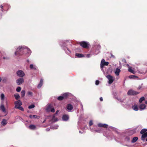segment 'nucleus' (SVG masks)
Listing matches in <instances>:
<instances>
[{
	"label": "nucleus",
	"instance_id": "obj_47",
	"mask_svg": "<svg viewBox=\"0 0 147 147\" xmlns=\"http://www.w3.org/2000/svg\"><path fill=\"white\" fill-rule=\"evenodd\" d=\"M142 88V86H139V87H138V89H141Z\"/></svg>",
	"mask_w": 147,
	"mask_h": 147
},
{
	"label": "nucleus",
	"instance_id": "obj_8",
	"mask_svg": "<svg viewBox=\"0 0 147 147\" xmlns=\"http://www.w3.org/2000/svg\"><path fill=\"white\" fill-rule=\"evenodd\" d=\"M24 82V80L22 78H19L16 81V82L18 85L21 84Z\"/></svg>",
	"mask_w": 147,
	"mask_h": 147
},
{
	"label": "nucleus",
	"instance_id": "obj_33",
	"mask_svg": "<svg viewBox=\"0 0 147 147\" xmlns=\"http://www.w3.org/2000/svg\"><path fill=\"white\" fill-rule=\"evenodd\" d=\"M128 71L132 73H134V71L132 70L131 67L129 68L128 69Z\"/></svg>",
	"mask_w": 147,
	"mask_h": 147
},
{
	"label": "nucleus",
	"instance_id": "obj_50",
	"mask_svg": "<svg viewBox=\"0 0 147 147\" xmlns=\"http://www.w3.org/2000/svg\"><path fill=\"white\" fill-rule=\"evenodd\" d=\"M111 57H115L113 55H112V54H111Z\"/></svg>",
	"mask_w": 147,
	"mask_h": 147
},
{
	"label": "nucleus",
	"instance_id": "obj_43",
	"mask_svg": "<svg viewBox=\"0 0 147 147\" xmlns=\"http://www.w3.org/2000/svg\"><path fill=\"white\" fill-rule=\"evenodd\" d=\"M117 100L119 101H120L121 102H123V100H121L120 98H117Z\"/></svg>",
	"mask_w": 147,
	"mask_h": 147
},
{
	"label": "nucleus",
	"instance_id": "obj_30",
	"mask_svg": "<svg viewBox=\"0 0 147 147\" xmlns=\"http://www.w3.org/2000/svg\"><path fill=\"white\" fill-rule=\"evenodd\" d=\"M14 97L16 100H18L20 98V95L18 94H15Z\"/></svg>",
	"mask_w": 147,
	"mask_h": 147
},
{
	"label": "nucleus",
	"instance_id": "obj_54",
	"mask_svg": "<svg viewBox=\"0 0 147 147\" xmlns=\"http://www.w3.org/2000/svg\"><path fill=\"white\" fill-rule=\"evenodd\" d=\"M145 103L147 105V101H145Z\"/></svg>",
	"mask_w": 147,
	"mask_h": 147
},
{
	"label": "nucleus",
	"instance_id": "obj_55",
	"mask_svg": "<svg viewBox=\"0 0 147 147\" xmlns=\"http://www.w3.org/2000/svg\"><path fill=\"white\" fill-rule=\"evenodd\" d=\"M146 141H147V138L146 139Z\"/></svg>",
	"mask_w": 147,
	"mask_h": 147
},
{
	"label": "nucleus",
	"instance_id": "obj_35",
	"mask_svg": "<svg viewBox=\"0 0 147 147\" xmlns=\"http://www.w3.org/2000/svg\"><path fill=\"white\" fill-rule=\"evenodd\" d=\"M21 87H18L16 88V90L18 92H19L21 91Z\"/></svg>",
	"mask_w": 147,
	"mask_h": 147
},
{
	"label": "nucleus",
	"instance_id": "obj_24",
	"mask_svg": "<svg viewBox=\"0 0 147 147\" xmlns=\"http://www.w3.org/2000/svg\"><path fill=\"white\" fill-rule=\"evenodd\" d=\"M147 129H143L140 131V133L141 134H143L147 132Z\"/></svg>",
	"mask_w": 147,
	"mask_h": 147
},
{
	"label": "nucleus",
	"instance_id": "obj_48",
	"mask_svg": "<svg viewBox=\"0 0 147 147\" xmlns=\"http://www.w3.org/2000/svg\"><path fill=\"white\" fill-rule=\"evenodd\" d=\"M50 130V129L49 128H47L46 129V130L47 131H49Z\"/></svg>",
	"mask_w": 147,
	"mask_h": 147
},
{
	"label": "nucleus",
	"instance_id": "obj_29",
	"mask_svg": "<svg viewBox=\"0 0 147 147\" xmlns=\"http://www.w3.org/2000/svg\"><path fill=\"white\" fill-rule=\"evenodd\" d=\"M21 96L22 97H23L24 96L25 94V90H22L21 92Z\"/></svg>",
	"mask_w": 147,
	"mask_h": 147
},
{
	"label": "nucleus",
	"instance_id": "obj_31",
	"mask_svg": "<svg viewBox=\"0 0 147 147\" xmlns=\"http://www.w3.org/2000/svg\"><path fill=\"white\" fill-rule=\"evenodd\" d=\"M145 100V98L144 97H141L139 99V102L140 103H141L143 101H144Z\"/></svg>",
	"mask_w": 147,
	"mask_h": 147
},
{
	"label": "nucleus",
	"instance_id": "obj_11",
	"mask_svg": "<svg viewBox=\"0 0 147 147\" xmlns=\"http://www.w3.org/2000/svg\"><path fill=\"white\" fill-rule=\"evenodd\" d=\"M66 108L68 110L71 111L73 109V106L71 104H68L67 105Z\"/></svg>",
	"mask_w": 147,
	"mask_h": 147
},
{
	"label": "nucleus",
	"instance_id": "obj_38",
	"mask_svg": "<svg viewBox=\"0 0 147 147\" xmlns=\"http://www.w3.org/2000/svg\"><path fill=\"white\" fill-rule=\"evenodd\" d=\"M136 77H137L136 76L134 75H130L129 76V78H134Z\"/></svg>",
	"mask_w": 147,
	"mask_h": 147
},
{
	"label": "nucleus",
	"instance_id": "obj_9",
	"mask_svg": "<svg viewBox=\"0 0 147 147\" xmlns=\"http://www.w3.org/2000/svg\"><path fill=\"white\" fill-rule=\"evenodd\" d=\"M98 126L99 127H102L105 128H107L108 127V125L105 124H103L100 123H98Z\"/></svg>",
	"mask_w": 147,
	"mask_h": 147
},
{
	"label": "nucleus",
	"instance_id": "obj_37",
	"mask_svg": "<svg viewBox=\"0 0 147 147\" xmlns=\"http://www.w3.org/2000/svg\"><path fill=\"white\" fill-rule=\"evenodd\" d=\"M27 94L28 95L32 96L33 95V93L29 91L28 92Z\"/></svg>",
	"mask_w": 147,
	"mask_h": 147
},
{
	"label": "nucleus",
	"instance_id": "obj_1",
	"mask_svg": "<svg viewBox=\"0 0 147 147\" xmlns=\"http://www.w3.org/2000/svg\"><path fill=\"white\" fill-rule=\"evenodd\" d=\"M17 50L15 53L16 55H21L24 54H29L31 53V51L30 49L28 48H25L22 46H19Z\"/></svg>",
	"mask_w": 147,
	"mask_h": 147
},
{
	"label": "nucleus",
	"instance_id": "obj_25",
	"mask_svg": "<svg viewBox=\"0 0 147 147\" xmlns=\"http://www.w3.org/2000/svg\"><path fill=\"white\" fill-rule=\"evenodd\" d=\"M0 109L3 112H5V108L4 106L3 105H1L0 107Z\"/></svg>",
	"mask_w": 147,
	"mask_h": 147
},
{
	"label": "nucleus",
	"instance_id": "obj_27",
	"mask_svg": "<svg viewBox=\"0 0 147 147\" xmlns=\"http://www.w3.org/2000/svg\"><path fill=\"white\" fill-rule=\"evenodd\" d=\"M52 120L54 121V122H56L58 121V119L57 118L55 117V115H53Z\"/></svg>",
	"mask_w": 147,
	"mask_h": 147
},
{
	"label": "nucleus",
	"instance_id": "obj_23",
	"mask_svg": "<svg viewBox=\"0 0 147 147\" xmlns=\"http://www.w3.org/2000/svg\"><path fill=\"white\" fill-rule=\"evenodd\" d=\"M138 139V138L137 137H135L133 138L131 142L134 143Z\"/></svg>",
	"mask_w": 147,
	"mask_h": 147
},
{
	"label": "nucleus",
	"instance_id": "obj_39",
	"mask_svg": "<svg viewBox=\"0 0 147 147\" xmlns=\"http://www.w3.org/2000/svg\"><path fill=\"white\" fill-rule=\"evenodd\" d=\"M93 122L92 120H90V121L89 122V125L90 126H91L93 125Z\"/></svg>",
	"mask_w": 147,
	"mask_h": 147
},
{
	"label": "nucleus",
	"instance_id": "obj_36",
	"mask_svg": "<svg viewBox=\"0 0 147 147\" xmlns=\"http://www.w3.org/2000/svg\"><path fill=\"white\" fill-rule=\"evenodd\" d=\"M94 131L96 132L100 133L101 132V129H95Z\"/></svg>",
	"mask_w": 147,
	"mask_h": 147
},
{
	"label": "nucleus",
	"instance_id": "obj_19",
	"mask_svg": "<svg viewBox=\"0 0 147 147\" xmlns=\"http://www.w3.org/2000/svg\"><path fill=\"white\" fill-rule=\"evenodd\" d=\"M43 80L42 79H41L40 80V82L38 86V88H40L42 86L43 84Z\"/></svg>",
	"mask_w": 147,
	"mask_h": 147
},
{
	"label": "nucleus",
	"instance_id": "obj_14",
	"mask_svg": "<svg viewBox=\"0 0 147 147\" xmlns=\"http://www.w3.org/2000/svg\"><path fill=\"white\" fill-rule=\"evenodd\" d=\"M28 128L31 130H34L36 129V127L34 125L31 124L29 126Z\"/></svg>",
	"mask_w": 147,
	"mask_h": 147
},
{
	"label": "nucleus",
	"instance_id": "obj_51",
	"mask_svg": "<svg viewBox=\"0 0 147 147\" xmlns=\"http://www.w3.org/2000/svg\"><path fill=\"white\" fill-rule=\"evenodd\" d=\"M1 80H2L1 78V77H0V82H1Z\"/></svg>",
	"mask_w": 147,
	"mask_h": 147
},
{
	"label": "nucleus",
	"instance_id": "obj_15",
	"mask_svg": "<svg viewBox=\"0 0 147 147\" xmlns=\"http://www.w3.org/2000/svg\"><path fill=\"white\" fill-rule=\"evenodd\" d=\"M30 67L31 69H33L34 70H36L37 69V67L35 65H34L33 64H30Z\"/></svg>",
	"mask_w": 147,
	"mask_h": 147
},
{
	"label": "nucleus",
	"instance_id": "obj_21",
	"mask_svg": "<svg viewBox=\"0 0 147 147\" xmlns=\"http://www.w3.org/2000/svg\"><path fill=\"white\" fill-rule=\"evenodd\" d=\"M132 109L135 111H137L138 110V106L136 105H134L132 106Z\"/></svg>",
	"mask_w": 147,
	"mask_h": 147
},
{
	"label": "nucleus",
	"instance_id": "obj_3",
	"mask_svg": "<svg viewBox=\"0 0 147 147\" xmlns=\"http://www.w3.org/2000/svg\"><path fill=\"white\" fill-rule=\"evenodd\" d=\"M68 96V93H65L63 94L62 96H59L57 98V99L61 101L64 99L67 98Z\"/></svg>",
	"mask_w": 147,
	"mask_h": 147
},
{
	"label": "nucleus",
	"instance_id": "obj_20",
	"mask_svg": "<svg viewBox=\"0 0 147 147\" xmlns=\"http://www.w3.org/2000/svg\"><path fill=\"white\" fill-rule=\"evenodd\" d=\"M120 71V70L118 68H117L115 71V74L117 76H118Z\"/></svg>",
	"mask_w": 147,
	"mask_h": 147
},
{
	"label": "nucleus",
	"instance_id": "obj_45",
	"mask_svg": "<svg viewBox=\"0 0 147 147\" xmlns=\"http://www.w3.org/2000/svg\"><path fill=\"white\" fill-rule=\"evenodd\" d=\"M59 110H57V111L56 112L55 114H54V115H55V114H58V113L59 112Z\"/></svg>",
	"mask_w": 147,
	"mask_h": 147
},
{
	"label": "nucleus",
	"instance_id": "obj_4",
	"mask_svg": "<svg viewBox=\"0 0 147 147\" xmlns=\"http://www.w3.org/2000/svg\"><path fill=\"white\" fill-rule=\"evenodd\" d=\"M139 92H137L131 90H130L128 91L127 94L128 95H135L139 94Z\"/></svg>",
	"mask_w": 147,
	"mask_h": 147
},
{
	"label": "nucleus",
	"instance_id": "obj_49",
	"mask_svg": "<svg viewBox=\"0 0 147 147\" xmlns=\"http://www.w3.org/2000/svg\"><path fill=\"white\" fill-rule=\"evenodd\" d=\"M0 7L2 9H3V6L2 5H1Z\"/></svg>",
	"mask_w": 147,
	"mask_h": 147
},
{
	"label": "nucleus",
	"instance_id": "obj_40",
	"mask_svg": "<svg viewBox=\"0 0 147 147\" xmlns=\"http://www.w3.org/2000/svg\"><path fill=\"white\" fill-rule=\"evenodd\" d=\"M100 83V82L99 80H97L96 81L95 84L96 85H98Z\"/></svg>",
	"mask_w": 147,
	"mask_h": 147
},
{
	"label": "nucleus",
	"instance_id": "obj_42",
	"mask_svg": "<svg viewBox=\"0 0 147 147\" xmlns=\"http://www.w3.org/2000/svg\"><path fill=\"white\" fill-rule=\"evenodd\" d=\"M3 58L4 59H9V58L7 57H3Z\"/></svg>",
	"mask_w": 147,
	"mask_h": 147
},
{
	"label": "nucleus",
	"instance_id": "obj_22",
	"mask_svg": "<svg viewBox=\"0 0 147 147\" xmlns=\"http://www.w3.org/2000/svg\"><path fill=\"white\" fill-rule=\"evenodd\" d=\"M29 117L31 118L32 119L33 118H37L38 119L40 117L39 116L36 115H30L29 116Z\"/></svg>",
	"mask_w": 147,
	"mask_h": 147
},
{
	"label": "nucleus",
	"instance_id": "obj_6",
	"mask_svg": "<svg viewBox=\"0 0 147 147\" xmlns=\"http://www.w3.org/2000/svg\"><path fill=\"white\" fill-rule=\"evenodd\" d=\"M109 63L108 62H105L104 59H102L100 63V67L103 68L104 65L107 66L108 65Z\"/></svg>",
	"mask_w": 147,
	"mask_h": 147
},
{
	"label": "nucleus",
	"instance_id": "obj_44",
	"mask_svg": "<svg viewBox=\"0 0 147 147\" xmlns=\"http://www.w3.org/2000/svg\"><path fill=\"white\" fill-rule=\"evenodd\" d=\"M100 101H102L103 100V98H102V97H101L100 98Z\"/></svg>",
	"mask_w": 147,
	"mask_h": 147
},
{
	"label": "nucleus",
	"instance_id": "obj_34",
	"mask_svg": "<svg viewBox=\"0 0 147 147\" xmlns=\"http://www.w3.org/2000/svg\"><path fill=\"white\" fill-rule=\"evenodd\" d=\"M5 96L3 94H1V99L2 100H3L4 99Z\"/></svg>",
	"mask_w": 147,
	"mask_h": 147
},
{
	"label": "nucleus",
	"instance_id": "obj_57",
	"mask_svg": "<svg viewBox=\"0 0 147 147\" xmlns=\"http://www.w3.org/2000/svg\"><path fill=\"white\" fill-rule=\"evenodd\" d=\"M29 61L28 60H27V61H28V62H29Z\"/></svg>",
	"mask_w": 147,
	"mask_h": 147
},
{
	"label": "nucleus",
	"instance_id": "obj_32",
	"mask_svg": "<svg viewBox=\"0 0 147 147\" xmlns=\"http://www.w3.org/2000/svg\"><path fill=\"white\" fill-rule=\"evenodd\" d=\"M35 107L34 105L32 104L28 106V108L29 109H31L32 108H34Z\"/></svg>",
	"mask_w": 147,
	"mask_h": 147
},
{
	"label": "nucleus",
	"instance_id": "obj_17",
	"mask_svg": "<svg viewBox=\"0 0 147 147\" xmlns=\"http://www.w3.org/2000/svg\"><path fill=\"white\" fill-rule=\"evenodd\" d=\"M7 124V120L5 119H3L2 121L1 122V126H4Z\"/></svg>",
	"mask_w": 147,
	"mask_h": 147
},
{
	"label": "nucleus",
	"instance_id": "obj_53",
	"mask_svg": "<svg viewBox=\"0 0 147 147\" xmlns=\"http://www.w3.org/2000/svg\"><path fill=\"white\" fill-rule=\"evenodd\" d=\"M79 133H81V134H82V132L80 131H79Z\"/></svg>",
	"mask_w": 147,
	"mask_h": 147
},
{
	"label": "nucleus",
	"instance_id": "obj_46",
	"mask_svg": "<svg viewBox=\"0 0 147 147\" xmlns=\"http://www.w3.org/2000/svg\"><path fill=\"white\" fill-rule=\"evenodd\" d=\"M122 61L123 62H125V63H126V60L125 59H123V60H122Z\"/></svg>",
	"mask_w": 147,
	"mask_h": 147
},
{
	"label": "nucleus",
	"instance_id": "obj_18",
	"mask_svg": "<svg viewBox=\"0 0 147 147\" xmlns=\"http://www.w3.org/2000/svg\"><path fill=\"white\" fill-rule=\"evenodd\" d=\"M146 105L144 104H141L140 105L139 108L141 110H144L146 108Z\"/></svg>",
	"mask_w": 147,
	"mask_h": 147
},
{
	"label": "nucleus",
	"instance_id": "obj_28",
	"mask_svg": "<svg viewBox=\"0 0 147 147\" xmlns=\"http://www.w3.org/2000/svg\"><path fill=\"white\" fill-rule=\"evenodd\" d=\"M15 109H18L19 110H21L22 111H24V108L20 106H18V107H15Z\"/></svg>",
	"mask_w": 147,
	"mask_h": 147
},
{
	"label": "nucleus",
	"instance_id": "obj_26",
	"mask_svg": "<svg viewBox=\"0 0 147 147\" xmlns=\"http://www.w3.org/2000/svg\"><path fill=\"white\" fill-rule=\"evenodd\" d=\"M76 55L78 57L81 58L84 57L83 55L80 53H76Z\"/></svg>",
	"mask_w": 147,
	"mask_h": 147
},
{
	"label": "nucleus",
	"instance_id": "obj_10",
	"mask_svg": "<svg viewBox=\"0 0 147 147\" xmlns=\"http://www.w3.org/2000/svg\"><path fill=\"white\" fill-rule=\"evenodd\" d=\"M15 107H18V106H20L22 105V103L20 100H18L17 101L15 102Z\"/></svg>",
	"mask_w": 147,
	"mask_h": 147
},
{
	"label": "nucleus",
	"instance_id": "obj_12",
	"mask_svg": "<svg viewBox=\"0 0 147 147\" xmlns=\"http://www.w3.org/2000/svg\"><path fill=\"white\" fill-rule=\"evenodd\" d=\"M142 134L141 139L144 141L145 140V138L147 137V132Z\"/></svg>",
	"mask_w": 147,
	"mask_h": 147
},
{
	"label": "nucleus",
	"instance_id": "obj_2",
	"mask_svg": "<svg viewBox=\"0 0 147 147\" xmlns=\"http://www.w3.org/2000/svg\"><path fill=\"white\" fill-rule=\"evenodd\" d=\"M79 44L82 47L86 49H88L89 47L90 44L89 43L85 41L80 42Z\"/></svg>",
	"mask_w": 147,
	"mask_h": 147
},
{
	"label": "nucleus",
	"instance_id": "obj_7",
	"mask_svg": "<svg viewBox=\"0 0 147 147\" xmlns=\"http://www.w3.org/2000/svg\"><path fill=\"white\" fill-rule=\"evenodd\" d=\"M17 75L18 76L22 77L25 75L24 73L22 70H19L17 72Z\"/></svg>",
	"mask_w": 147,
	"mask_h": 147
},
{
	"label": "nucleus",
	"instance_id": "obj_56",
	"mask_svg": "<svg viewBox=\"0 0 147 147\" xmlns=\"http://www.w3.org/2000/svg\"><path fill=\"white\" fill-rule=\"evenodd\" d=\"M67 50H68V51H69V50L67 48Z\"/></svg>",
	"mask_w": 147,
	"mask_h": 147
},
{
	"label": "nucleus",
	"instance_id": "obj_16",
	"mask_svg": "<svg viewBox=\"0 0 147 147\" xmlns=\"http://www.w3.org/2000/svg\"><path fill=\"white\" fill-rule=\"evenodd\" d=\"M52 105L51 104L48 105L46 109V111L47 112H49L50 111L51 109L53 108Z\"/></svg>",
	"mask_w": 147,
	"mask_h": 147
},
{
	"label": "nucleus",
	"instance_id": "obj_5",
	"mask_svg": "<svg viewBox=\"0 0 147 147\" xmlns=\"http://www.w3.org/2000/svg\"><path fill=\"white\" fill-rule=\"evenodd\" d=\"M106 77L109 80L108 83L109 84H112L114 80L113 77L111 75H109L107 76Z\"/></svg>",
	"mask_w": 147,
	"mask_h": 147
},
{
	"label": "nucleus",
	"instance_id": "obj_41",
	"mask_svg": "<svg viewBox=\"0 0 147 147\" xmlns=\"http://www.w3.org/2000/svg\"><path fill=\"white\" fill-rule=\"evenodd\" d=\"M50 111L53 113L54 112H55V110L54 108L53 107V108L50 110Z\"/></svg>",
	"mask_w": 147,
	"mask_h": 147
},
{
	"label": "nucleus",
	"instance_id": "obj_52",
	"mask_svg": "<svg viewBox=\"0 0 147 147\" xmlns=\"http://www.w3.org/2000/svg\"><path fill=\"white\" fill-rule=\"evenodd\" d=\"M46 121V120H44V121H43V123H44V122H45Z\"/></svg>",
	"mask_w": 147,
	"mask_h": 147
},
{
	"label": "nucleus",
	"instance_id": "obj_13",
	"mask_svg": "<svg viewBox=\"0 0 147 147\" xmlns=\"http://www.w3.org/2000/svg\"><path fill=\"white\" fill-rule=\"evenodd\" d=\"M69 118V116L68 115H64L63 116L62 119L63 121H67L68 119Z\"/></svg>",
	"mask_w": 147,
	"mask_h": 147
}]
</instances>
